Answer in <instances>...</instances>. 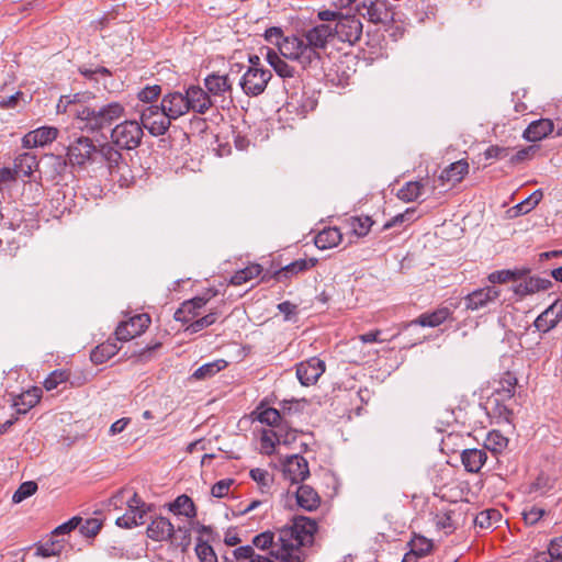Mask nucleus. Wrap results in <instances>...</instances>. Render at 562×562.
<instances>
[{
  "label": "nucleus",
  "instance_id": "1",
  "mask_svg": "<svg viewBox=\"0 0 562 562\" xmlns=\"http://www.w3.org/2000/svg\"><path fill=\"white\" fill-rule=\"evenodd\" d=\"M334 40L331 25L321 23L302 30L285 44L290 60L296 61L305 70H319L324 63V53Z\"/></svg>",
  "mask_w": 562,
  "mask_h": 562
},
{
  "label": "nucleus",
  "instance_id": "2",
  "mask_svg": "<svg viewBox=\"0 0 562 562\" xmlns=\"http://www.w3.org/2000/svg\"><path fill=\"white\" fill-rule=\"evenodd\" d=\"M316 531V520L305 516H295L291 525L279 530L280 550L291 562H303L297 550L301 547L313 544Z\"/></svg>",
  "mask_w": 562,
  "mask_h": 562
},
{
  "label": "nucleus",
  "instance_id": "3",
  "mask_svg": "<svg viewBox=\"0 0 562 562\" xmlns=\"http://www.w3.org/2000/svg\"><path fill=\"white\" fill-rule=\"evenodd\" d=\"M124 114V105L116 101L100 106L79 105L74 112L78 128L92 134L110 128Z\"/></svg>",
  "mask_w": 562,
  "mask_h": 562
},
{
  "label": "nucleus",
  "instance_id": "4",
  "mask_svg": "<svg viewBox=\"0 0 562 562\" xmlns=\"http://www.w3.org/2000/svg\"><path fill=\"white\" fill-rule=\"evenodd\" d=\"M143 136V127L135 120H126L116 124L111 131L112 143L121 149L132 150L137 148Z\"/></svg>",
  "mask_w": 562,
  "mask_h": 562
},
{
  "label": "nucleus",
  "instance_id": "5",
  "mask_svg": "<svg viewBox=\"0 0 562 562\" xmlns=\"http://www.w3.org/2000/svg\"><path fill=\"white\" fill-rule=\"evenodd\" d=\"M356 9L359 15L373 24L387 25L394 21L393 5L386 0H363Z\"/></svg>",
  "mask_w": 562,
  "mask_h": 562
},
{
  "label": "nucleus",
  "instance_id": "6",
  "mask_svg": "<svg viewBox=\"0 0 562 562\" xmlns=\"http://www.w3.org/2000/svg\"><path fill=\"white\" fill-rule=\"evenodd\" d=\"M162 105L150 104L139 111L140 125L153 136L164 135L170 127L172 120L162 110Z\"/></svg>",
  "mask_w": 562,
  "mask_h": 562
},
{
  "label": "nucleus",
  "instance_id": "7",
  "mask_svg": "<svg viewBox=\"0 0 562 562\" xmlns=\"http://www.w3.org/2000/svg\"><path fill=\"white\" fill-rule=\"evenodd\" d=\"M97 146L87 136H79L67 147V160L71 166L83 167L95 161Z\"/></svg>",
  "mask_w": 562,
  "mask_h": 562
},
{
  "label": "nucleus",
  "instance_id": "8",
  "mask_svg": "<svg viewBox=\"0 0 562 562\" xmlns=\"http://www.w3.org/2000/svg\"><path fill=\"white\" fill-rule=\"evenodd\" d=\"M272 74L266 68H248L240 79V88L248 97H258L265 92Z\"/></svg>",
  "mask_w": 562,
  "mask_h": 562
},
{
  "label": "nucleus",
  "instance_id": "9",
  "mask_svg": "<svg viewBox=\"0 0 562 562\" xmlns=\"http://www.w3.org/2000/svg\"><path fill=\"white\" fill-rule=\"evenodd\" d=\"M127 510L122 516L117 517L115 524L121 528L131 529L133 527L143 525L144 518L147 513L146 503L138 496L136 492L126 501Z\"/></svg>",
  "mask_w": 562,
  "mask_h": 562
},
{
  "label": "nucleus",
  "instance_id": "10",
  "mask_svg": "<svg viewBox=\"0 0 562 562\" xmlns=\"http://www.w3.org/2000/svg\"><path fill=\"white\" fill-rule=\"evenodd\" d=\"M216 295V291L209 290L202 295L195 296L181 303L180 307L175 312V319L182 324H190L200 316L201 310Z\"/></svg>",
  "mask_w": 562,
  "mask_h": 562
},
{
  "label": "nucleus",
  "instance_id": "11",
  "mask_svg": "<svg viewBox=\"0 0 562 562\" xmlns=\"http://www.w3.org/2000/svg\"><path fill=\"white\" fill-rule=\"evenodd\" d=\"M363 25L355 15H341L335 27L331 26L334 38L337 36L341 42L349 44L357 43L362 36Z\"/></svg>",
  "mask_w": 562,
  "mask_h": 562
},
{
  "label": "nucleus",
  "instance_id": "12",
  "mask_svg": "<svg viewBox=\"0 0 562 562\" xmlns=\"http://www.w3.org/2000/svg\"><path fill=\"white\" fill-rule=\"evenodd\" d=\"M501 296V290L495 285H486L470 292L464 297L467 311H480L495 303Z\"/></svg>",
  "mask_w": 562,
  "mask_h": 562
},
{
  "label": "nucleus",
  "instance_id": "13",
  "mask_svg": "<svg viewBox=\"0 0 562 562\" xmlns=\"http://www.w3.org/2000/svg\"><path fill=\"white\" fill-rule=\"evenodd\" d=\"M150 316L148 314H137L130 317L127 321L121 322L116 329V340L128 341L142 335L150 325Z\"/></svg>",
  "mask_w": 562,
  "mask_h": 562
},
{
  "label": "nucleus",
  "instance_id": "14",
  "mask_svg": "<svg viewBox=\"0 0 562 562\" xmlns=\"http://www.w3.org/2000/svg\"><path fill=\"white\" fill-rule=\"evenodd\" d=\"M235 562H291L280 550H271L269 554L256 553L250 544L241 546L233 550Z\"/></svg>",
  "mask_w": 562,
  "mask_h": 562
},
{
  "label": "nucleus",
  "instance_id": "15",
  "mask_svg": "<svg viewBox=\"0 0 562 562\" xmlns=\"http://www.w3.org/2000/svg\"><path fill=\"white\" fill-rule=\"evenodd\" d=\"M296 378L303 386L314 385L326 370V364L317 357H311L295 366Z\"/></svg>",
  "mask_w": 562,
  "mask_h": 562
},
{
  "label": "nucleus",
  "instance_id": "16",
  "mask_svg": "<svg viewBox=\"0 0 562 562\" xmlns=\"http://www.w3.org/2000/svg\"><path fill=\"white\" fill-rule=\"evenodd\" d=\"M295 439L294 430L263 429L260 437L261 450L265 454L271 456L277 445H288Z\"/></svg>",
  "mask_w": 562,
  "mask_h": 562
},
{
  "label": "nucleus",
  "instance_id": "17",
  "mask_svg": "<svg viewBox=\"0 0 562 562\" xmlns=\"http://www.w3.org/2000/svg\"><path fill=\"white\" fill-rule=\"evenodd\" d=\"M189 112L205 114L212 106L211 95L200 86L191 85L184 90Z\"/></svg>",
  "mask_w": 562,
  "mask_h": 562
},
{
  "label": "nucleus",
  "instance_id": "18",
  "mask_svg": "<svg viewBox=\"0 0 562 562\" xmlns=\"http://www.w3.org/2000/svg\"><path fill=\"white\" fill-rule=\"evenodd\" d=\"M283 473L292 483H301L310 475L308 463L304 457L292 454L283 462Z\"/></svg>",
  "mask_w": 562,
  "mask_h": 562
},
{
  "label": "nucleus",
  "instance_id": "19",
  "mask_svg": "<svg viewBox=\"0 0 562 562\" xmlns=\"http://www.w3.org/2000/svg\"><path fill=\"white\" fill-rule=\"evenodd\" d=\"M447 321H453V308L448 305H440L434 311L420 314L409 325H418L422 327H438Z\"/></svg>",
  "mask_w": 562,
  "mask_h": 562
},
{
  "label": "nucleus",
  "instance_id": "20",
  "mask_svg": "<svg viewBox=\"0 0 562 562\" xmlns=\"http://www.w3.org/2000/svg\"><path fill=\"white\" fill-rule=\"evenodd\" d=\"M160 104L164 108L162 110L168 113V117L172 121L189 113L186 94L180 91L166 93L162 97Z\"/></svg>",
  "mask_w": 562,
  "mask_h": 562
},
{
  "label": "nucleus",
  "instance_id": "21",
  "mask_svg": "<svg viewBox=\"0 0 562 562\" xmlns=\"http://www.w3.org/2000/svg\"><path fill=\"white\" fill-rule=\"evenodd\" d=\"M57 136L58 130L56 127L42 126L25 134L22 138V146L24 148L43 147L54 142Z\"/></svg>",
  "mask_w": 562,
  "mask_h": 562
},
{
  "label": "nucleus",
  "instance_id": "22",
  "mask_svg": "<svg viewBox=\"0 0 562 562\" xmlns=\"http://www.w3.org/2000/svg\"><path fill=\"white\" fill-rule=\"evenodd\" d=\"M114 144L105 143L97 147L95 161L100 158V161L106 165L109 172L112 175L121 169L124 164L122 154L116 149Z\"/></svg>",
  "mask_w": 562,
  "mask_h": 562
},
{
  "label": "nucleus",
  "instance_id": "23",
  "mask_svg": "<svg viewBox=\"0 0 562 562\" xmlns=\"http://www.w3.org/2000/svg\"><path fill=\"white\" fill-rule=\"evenodd\" d=\"M175 527L166 517L159 516L147 527V536L154 541H166L172 538Z\"/></svg>",
  "mask_w": 562,
  "mask_h": 562
},
{
  "label": "nucleus",
  "instance_id": "24",
  "mask_svg": "<svg viewBox=\"0 0 562 562\" xmlns=\"http://www.w3.org/2000/svg\"><path fill=\"white\" fill-rule=\"evenodd\" d=\"M554 124L550 119L531 122L524 131L522 137L528 142H539L552 133Z\"/></svg>",
  "mask_w": 562,
  "mask_h": 562
},
{
  "label": "nucleus",
  "instance_id": "25",
  "mask_svg": "<svg viewBox=\"0 0 562 562\" xmlns=\"http://www.w3.org/2000/svg\"><path fill=\"white\" fill-rule=\"evenodd\" d=\"M318 260L316 258H310V259H297L282 269L278 270L274 273V279L279 282H283L286 279L292 278L293 276H296L300 272H304L317 265Z\"/></svg>",
  "mask_w": 562,
  "mask_h": 562
},
{
  "label": "nucleus",
  "instance_id": "26",
  "mask_svg": "<svg viewBox=\"0 0 562 562\" xmlns=\"http://www.w3.org/2000/svg\"><path fill=\"white\" fill-rule=\"evenodd\" d=\"M297 505L307 512L316 510L321 505L318 493L310 485L302 484L295 493Z\"/></svg>",
  "mask_w": 562,
  "mask_h": 562
},
{
  "label": "nucleus",
  "instance_id": "27",
  "mask_svg": "<svg viewBox=\"0 0 562 562\" xmlns=\"http://www.w3.org/2000/svg\"><path fill=\"white\" fill-rule=\"evenodd\" d=\"M206 92L213 97H222L232 90V83L227 75L210 74L204 78Z\"/></svg>",
  "mask_w": 562,
  "mask_h": 562
},
{
  "label": "nucleus",
  "instance_id": "28",
  "mask_svg": "<svg viewBox=\"0 0 562 562\" xmlns=\"http://www.w3.org/2000/svg\"><path fill=\"white\" fill-rule=\"evenodd\" d=\"M487 460V454L484 449H465L461 453V461L465 471L470 473H477Z\"/></svg>",
  "mask_w": 562,
  "mask_h": 562
},
{
  "label": "nucleus",
  "instance_id": "29",
  "mask_svg": "<svg viewBox=\"0 0 562 562\" xmlns=\"http://www.w3.org/2000/svg\"><path fill=\"white\" fill-rule=\"evenodd\" d=\"M224 306H225V304L221 303L218 306L210 308V312L206 315H204L202 317H196V319L191 322L186 327V331H188L190 334H196V333L203 330L204 328L212 326L223 315Z\"/></svg>",
  "mask_w": 562,
  "mask_h": 562
},
{
  "label": "nucleus",
  "instance_id": "30",
  "mask_svg": "<svg viewBox=\"0 0 562 562\" xmlns=\"http://www.w3.org/2000/svg\"><path fill=\"white\" fill-rule=\"evenodd\" d=\"M502 520L503 515L498 509L488 508L475 515L473 524L475 528H480L481 530H494L499 526Z\"/></svg>",
  "mask_w": 562,
  "mask_h": 562
},
{
  "label": "nucleus",
  "instance_id": "31",
  "mask_svg": "<svg viewBox=\"0 0 562 562\" xmlns=\"http://www.w3.org/2000/svg\"><path fill=\"white\" fill-rule=\"evenodd\" d=\"M266 60L273 68L276 74L283 78H293L295 74L294 67L290 66L284 59H282L278 52L272 48L266 47Z\"/></svg>",
  "mask_w": 562,
  "mask_h": 562
},
{
  "label": "nucleus",
  "instance_id": "32",
  "mask_svg": "<svg viewBox=\"0 0 562 562\" xmlns=\"http://www.w3.org/2000/svg\"><path fill=\"white\" fill-rule=\"evenodd\" d=\"M342 239V234L338 227H325L314 237V244L318 249H329L336 247Z\"/></svg>",
  "mask_w": 562,
  "mask_h": 562
},
{
  "label": "nucleus",
  "instance_id": "33",
  "mask_svg": "<svg viewBox=\"0 0 562 562\" xmlns=\"http://www.w3.org/2000/svg\"><path fill=\"white\" fill-rule=\"evenodd\" d=\"M468 172L469 164L467 160L461 159L450 164L447 168H445L439 176V180L441 182L458 183L464 178V176Z\"/></svg>",
  "mask_w": 562,
  "mask_h": 562
},
{
  "label": "nucleus",
  "instance_id": "34",
  "mask_svg": "<svg viewBox=\"0 0 562 562\" xmlns=\"http://www.w3.org/2000/svg\"><path fill=\"white\" fill-rule=\"evenodd\" d=\"M528 562H562V535L551 540L547 551L538 552Z\"/></svg>",
  "mask_w": 562,
  "mask_h": 562
},
{
  "label": "nucleus",
  "instance_id": "35",
  "mask_svg": "<svg viewBox=\"0 0 562 562\" xmlns=\"http://www.w3.org/2000/svg\"><path fill=\"white\" fill-rule=\"evenodd\" d=\"M42 390L38 387H33L20 396H18L14 401V408L18 414H26L31 408H33L41 400Z\"/></svg>",
  "mask_w": 562,
  "mask_h": 562
},
{
  "label": "nucleus",
  "instance_id": "36",
  "mask_svg": "<svg viewBox=\"0 0 562 562\" xmlns=\"http://www.w3.org/2000/svg\"><path fill=\"white\" fill-rule=\"evenodd\" d=\"M263 37L268 43L277 46L279 53L284 58L290 59V55L285 52V44L292 37H295V35L284 36L283 30L281 27L271 26L265 31Z\"/></svg>",
  "mask_w": 562,
  "mask_h": 562
},
{
  "label": "nucleus",
  "instance_id": "37",
  "mask_svg": "<svg viewBox=\"0 0 562 562\" xmlns=\"http://www.w3.org/2000/svg\"><path fill=\"white\" fill-rule=\"evenodd\" d=\"M37 157L32 153H23L14 159V169L18 176L30 177L38 168Z\"/></svg>",
  "mask_w": 562,
  "mask_h": 562
},
{
  "label": "nucleus",
  "instance_id": "38",
  "mask_svg": "<svg viewBox=\"0 0 562 562\" xmlns=\"http://www.w3.org/2000/svg\"><path fill=\"white\" fill-rule=\"evenodd\" d=\"M116 342L110 339L98 345L90 353V359L94 364H102L119 352Z\"/></svg>",
  "mask_w": 562,
  "mask_h": 562
},
{
  "label": "nucleus",
  "instance_id": "39",
  "mask_svg": "<svg viewBox=\"0 0 562 562\" xmlns=\"http://www.w3.org/2000/svg\"><path fill=\"white\" fill-rule=\"evenodd\" d=\"M516 386L517 378L513 373L506 372L499 380L498 387L495 389L493 394L498 400H512L516 393Z\"/></svg>",
  "mask_w": 562,
  "mask_h": 562
},
{
  "label": "nucleus",
  "instance_id": "40",
  "mask_svg": "<svg viewBox=\"0 0 562 562\" xmlns=\"http://www.w3.org/2000/svg\"><path fill=\"white\" fill-rule=\"evenodd\" d=\"M169 510L175 515H183L188 518L196 517L195 505L191 497L186 494L178 496L172 503H170Z\"/></svg>",
  "mask_w": 562,
  "mask_h": 562
},
{
  "label": "nucleus",
  "instance_id": "41",
  "mask_svg": "<svg viewBox=\"0 0 562 562\" xmlns=\"http://www.w3.org/2000/svg\"><path fill=\"white\" fill-rule=\"evenodd\" d=\"M63 549V541L56 539V537L50 533L47 540L35 544V554L42 558H48L59 555Z\"/></svg>",
  "mask_w": 562,
  "mask_h": 562
},
{
  "label": "nucleus",
  "instance_id": "42",
  "mask_svg": "<svg viewBox=\"0 0 562 562\" xmlns=\"http://www.w3.org/2000/svg\"><path fill=\"white\" fill-rule=\"evenodd\" d=\"M529 272L528 269H514V270H496L488 274L487 280L494 285L496 283H506L508 281H517Z\"/></svg>",
  "mask_w": 562,
  "mask_h": 562
},
{
  "label": "nucleus",
  "instance_id": "43",
  "mask_svg": "<svg viewBox=\"0 0 562 562\" xmlns=\"http://www.w3.org/2000/svg\"><path fill=\"white\" fill-rule=\"evenodd\" d=\"M257 419L261 424H266L273 429L286 430L285 425L279 409L273 407H267L258 412Z\"/></svg>",
  "mask_w": 562,
  "mask_h": 562
},
{
  "label": "nucleus",
  "instance_id": "44",
  "mask_svg": "<svg viewBox=\"0 0 562 562\" xmlns=\"http://www.w3.org/2000/svg\"><path fill=\"white\" fill-rule=\"evenodd\" d=\"M226 366L227 362L223 359L204 363L193 372L192 378L194 380H207L214 376L221 370H223Z\"/></svg>",
  "mask_w": 562,
  "mask_h": 562
},
{
  "label": "nucleus",
  "instance_id": "45",
  "mask_svg": "<svg viewBox=\"0 0 562 562\" xmlns=\"http://www.w3.org/2000/svg\"><path fill=\"white\" fill-rule=\"evenodd\" d=\"M508 445V438L505 437L499 430H492L487 434L484 448L494 454L503 452Z\"/></svg>",
  "mask_w": 562,
  "mask_h": 562
},
{
  "label": "nucleus",
  "instance_id": "46",
  "mask_svg": "<svg viewBox=\"0 0 562 562\" xmlns=\"http://www.w3.org/2000/svg\"><path fill=\"white\" fill-rule=\"evenodd\" d=\"M262 272V268L258 263L248 265L246 268L236 271L231 278V284L241 285L254 278H257Z\"/></svg>",
  "mask_w": 562,
  "mask_h": 562
},
{
  "label": "nucleus",
  "instance_id": "47",
  "mask_svg": "<svg viewBox=\"0 0 562 562\" xmlns=\"http://www.w3.org/2000/svg\"><path fill=\"white\" fill-rule=\"evenodd\" d=\"M424 189L422 181H408L397 192V198L406 203L416 201Z\"/></svg>",
  "mask_w": 562,
  "mask_h": 562
},
{
  "label": "nucleus",
  "instance_id": "48",
  "mask_svg": "<svg viewBox=\"0 0 562 562\" xmlns=\"http://www.w3.org/2000/svg\"><path fill=\"white\" fill-rule=\"evenodd\" d=\"M90 99H93V97L90 93H75L69 95H61L60 102H65L64 106V113L69 112L74 115V112L76 109H78L79 105H90L88 101Z\"/></svg>",
  "mask_w": 562,
  "mask_h": 562
},
{
  "label": "nucleus",
  "instance_id": "49",
  "mask_svg": "<svg viewBox=\"0 0 562 562\" xmlns=\"http://www.w3.org/2000/svg\"><path fill=\"white\" fill-rule=\"evenodd\" d=\"M260 550H278L280 548L279 538L276 540V535L272 531H263L252 538V544Z\"/></svg>",
  "mask_w": 562,
  "mask_h": 562
},
{
  "label": "nucleus",
  "instance_id": "50",
  "mask_svg": "<svg viewBox=\"0 0 562 562\" xmlns=\"http://www.w3.org/2000/svg\"><path fill=\"white\" fill-rule=\"evenodd\" d=\"M506 401L507 400L495 398V394H492L487 400V405L491 407V411L497 418L509 423L513 416V412L505 404Z\"/></svg>",
  "mask_w": 562,
  "mask_h": 562
},
{
  "label": "nucleus",
  "instance_id": "51",
  "mask_svg": "<svg viewBox=\"0 0 562 562\" xmlns=\"http://www.w3.org/2000/svg\"><path fill=\"white\" fill-rule=\"evenodd\" d=\"M249 475L258 484L262 494L269 493L273 477L267 470L255 468L250 470Z\"/></svg>",
  "mask_w": 562,
  "mask_h": 562
},
{
  "label": "nucleus",
  "instance_id": "52",
  "mask_svg": "<svg viewBox=\"0 0 562 562\" xmlns=\"http://www.w3.org/2000/svg\"><path fill=\"white\" fill-rule=\"evenodd\" d=\"M45 175L52 179V168L56 173L61 175L67 168V160L58 155H46L43 161Z\"/></svg>",
  "mask_w": 562,
  "mask_h": 562
},
{
  "label": "nucleus",
  "instance_id": "53",
  "mask_svg": "<svg viewBox=\"0 0 562 562\" xmlns=\"http://www.w3.org/2000/svg\"><path fill=\"white\" fill-rule=\"evenodd\" d=\"M411 552L417 557H425L432 550V541L424 536L415 535L411 542Z\"/></svg>",
  "mask_w": 562,
  "mask_h": 562
},
{
  "label": "nucleus",
  "instance_id": "54",
  "mask_svg": "<svg viewBox=\"0 0 562 562\" xmlns=\"http://www.w3.org/2000/svg\"><path fill=\"white\" fill-rule=\"evenodd\" d=\"M373 221L370 216H352L349 220V226L355 235L358 237L366 236L371 226L373 225Z\"/></svg>",
  "mask_w": 562,
  "mask_h": 562
},
{
  "label": "nucleus",
  "instance_id": "55",
  "mask_svg": "<svg viewBox=\"0 0 562 562\" xmlns=\"http://www.w3.org/2000/svg\"><path fill=\"white\" fill-rule=\"evenodd\" d=\"M161 91L162 89L159 85H147L138 91L137 99L140 102L148 103L150 105L153 102L158 100Z\"/></svg>",
  "mask_w": 562,
  "mask_h": 562
},
{
  "label": "nucleus",
  "instance_id": "56",
  "mask_svg": "<svg viewBox=\"0 0 562 562\" xmlns=\"http://www.w3.org/2000/svg\"><path fill=\"white\" fill-rule=\"evenodd\" d=\"M195 553L200 562H218L217 555L213 548L202 539L198 540V543L195 546Z\"/></svg>",
  "mask_w": 562,
  "mask_h": 562
},
{
  "label": "nucleus",
  "instance_id": "57",
  "mask_svg": "<svg viewBox=\"0 0 562 562\" xmlns=\"http://www.w3.org/2000/svg\"><path fill=\"white\" fill-rule=\"evenodd\" d=\"M78 527L82 536L87 538H93L99 533L102 527V521L98 518H88L86 520L81 519V522Z\"/></svg>",
  "mask_w": 562,
  "mask_h": 562
},
{
  "label": "nucleus",
  "instance_id": "58",
  "mask_svg": "<svg viewBox=\"0 0 562 562\" xmlns=\"http://www.w3.org/2000/svg\"><path fill=\"white\" fill-rule=\"evenodd\" d=\"M37 491V484L34 481L23 482L12 496L13 503H21L25 498L32 496Z\"/></svg>",
  "mask_w": 562,
  "mask_h": 562
},
{
  "label": "nucleus",
  "instance_id": "59",
  "mask_svg": "<svg viewBox=\"0 0 562 562\" xmlns=\"http://www.w3.org/2000/svg\"><path fill=\"white\" fill-rule=\"evenodd\" d=\"M546 514H547V512L543 508H541V507H539L537 505H531V506L526 507L522 510V519H524L526 525L533 526L538 521H540V519Z\"/></svg>",
  "mask_w": 562,
  "mask_h": 562
},
{
  "label": "nucleus",
  "instance_id": "60",
  "mask_svg": "<svg viewBox=\"0 0 562 562\" xmlns=\"http://www.w3.org/2000/svg\"><path fill=\"white\" fill-rule=\"evenodd\" d=\"M69 373L64 370H55L44 380L43 385L47 391L56 389L59 384L67 381Z\"/></svg>",
  "mask_w": 562,
  "mask_h": 562
},
{
  "label": "nucleus",
  "instance_id": "61",
  "mask_svg": "<svg viewBox=\"0 0 562 562\" xmlns=\"http://www.w3.org/2000/svg\"><path fill=\"white\" fill-rule=\"evenodd\" d=\"M525 281L528 284V289L531 294L539 291L548 290L553 285L551 280L536 276L529 277L525 279Z\"/></svg>",
  "mask_w": 562,
  "mask_h": 562
},
{
  "label": "nucleus",
  "instance_id": "62",
  "mask_svg": "<svg viewBox=\"0 0 562 562\" xmlns=\"http://www.w3.org/2000/svg\"><path fill=\"white\" fill-rule=\"evenodd\" d=\"M535 327L542 333H548L557 326L553 318H550V313L546 310L535 321Z\"/></svg>",
  "mask_w": 562,
  "mask_h": 562
},
{
  "label": "nucleus",
  "instance_id": "63",
  "mask_svg": "<svg viewBox=\"0 0 562 562\" xmlns=\"http://www.w3.org/2000/svg\"><path fill=\"white\" fill-rule=\"evenodd\" d=\"M233 483H234L233 479H224V480L216 482L211 488L212 496H214L216 498L225 497L228 494L229 488L233 485Z\"/></svg>",
  "mask_w": 562,
  "mask_h": 562
},
{
  "label": "nucleus",
  "instance_id": "64",
  "mask_svg": "<svg viewBox=\"0 0 562 562\" xmlns=\"http://www.w3.org/2000/svg\"><path fill=\"white\" fill-rule=\"evenodd\" d=\"M81 522V518L80 517H72L70 518L68 521L59 525L58 527H56L53 531H52V535L55 536V537H58V536H61V535H66V533H69L70 531H72L74 529H76Z\"/></svg>",
  "mask_w": 562,
  "mask_h": 562
}]
</instances>
